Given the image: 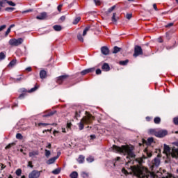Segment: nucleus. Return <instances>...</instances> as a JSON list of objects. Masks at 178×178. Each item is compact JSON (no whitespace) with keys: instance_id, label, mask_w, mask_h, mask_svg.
<instances>
[{"instance_id":"f257e3e1","label":"nucleus","mask_w":178,"mask_h":178,"mask_svg":"<svg viewBox=\"0 0 178 178\" xmlns=\"http://www.w3.org/2000/svg\"><path fill=\"white\" fill-rule=\"evenodd\" d=\"M113 152H119L120 154H123V155H127L126 162L127 163H130L134 158H136V154H134V147L133 145H122L118 147L116 145H113L111 147Z\"/></svg>"},{"instance_id":"f03ea898","label":"nucleus","mask_w":178,"mask_h":178,"mask_svg":"<svg viewBox=\"0 0 178 178\" xmlns=\"http://www.w3.org/2000/svg\"><path fill=\"white\" fill-rule=\"evenodd\" d=\"M131 172L139 178H149L153 177V175L144 167L133 165L130 167Z\"/></svg>"},{"instance_id":"7ed1b4c3","label":"nucleus","mask_w":178,"mask_h":178,"mask_svg":"<svg viewBox=\"0 0 178 178\" xmlns=\"http://www.w3.org/2000/svg\"><path fill=\"white\" fill-rule=\"evenodd\" d=\"M86 116L83 117L80 122L78 124L79 130H83V129H84V124H91V123H92V120L95 119L92 115L88 113L87 111H86Z\"/></svg>"},{"instance_id":"20e7f679","label":"nucleus","mask_w":178,"mask_h":178,"mask_svg":"<svg viewBox=\"0 0 178 178\" xmlns=\"http://www.w3.org/2000/svg\"><path fill=\"white\" fill-rule=\"evenodd\" d=\"M23 38H13L9 40L8 44L11 45V47H19V45H22V44H23Z\"/></svg>"},{"instance_id":"39448f33","label":"nucleus","mask_w":178,"mask_h":178,"mask_svg":"<svg viewBox=\"0 0 178 178\" xmlns=\"http://www.w3.org/2000/svg\"><path fill=\"white\" fill-rule=\"evenodd\" d=\"M150 133L154 134L156 137H159L160 138H162V137H165V136L168 135V131L166 130H160L158 131H155V130L152 129L150 130Z\"/></svg>"},{"instance_id":"423d86ee","label":"nucleus","mask_w":178,"mask_h":178,"mask_svg":"<svg viewBox=\"0 0 178 178\" xmlns=\"http://www.w3.org/2000/svg\"><path fill=\"white\" fill-rule=\"evenodd\" d=\"M42 172V171L33 170L31 172L29 173V178H40Z\"/></svg>"},{"instance_id":"0eeeda50","label":"nucleus","mask_w":178,"mask_h":178,"mask_svg":"<svg viewBox=\"0 0 178 178\" xmlns=\"http://www.w3.org/2000/svg\"><path fill=\"white\" fill-rule=\"evenodd\" d=\"M143 49L141 48L140 46L136 45L134 47V56L135 58H137V56H140V55H143Z\"/></svg>"},{"instance_id":"6e6552de","label":"nucleus","mask_w":178,"mask_h":178,"mask_svg":"<svg viewBox=\"0 0 178 178\" xmlns=\"http://www.w3.org/2000/svg\"><path fill=\"white\" fill-rule=\"evenodd\" d=\"M67 79H69V76L67 75L60 76L57 78L56 83H58V84H62V83L67 80Z\"/></svg>"},{"instance_id":"1a4fd4ad","label":"nucleus","mask_w":178,"mask_h":178,"mask_svg":"<svg viewBox=\"0 0 178 178\" xmlns=\"http://www.w3.org/2000/svg\"><path fill=\"white\" fill-rule=\"evenodd\" d=\"M29 158H36V156H38V155H40V151L38 150H33L29 152Z\"/></svg>"},{"instance_id":"9d476101","label":"nucleus","mask_w":178,"mask_h":178,"mask_svg":"<svg viewBox=\"0 0 178 178\" xmlns=\"http://www.w3.org/2000/svg\"><path fill=\"white\" fill-rule=\"evenodd\" d=\"M101 52L103 55H109V48L106 46L102 47Z\"/></svg>"},{"instance_id":"9b49d317","label":"nucleus","mask_w":178,"mask_h":178,"mask_svg":"<svg viewBox=\"0 0 178 178\" xmlns=\"http://www.w3.org/2000/svg\"><path fill=\"white\" fill-rule=\"evenodd\" d=\"M36 19H38V20H44V19H47V13L43 12L40 13V15H38L36 17Z\"/></svg>"},{"instance_id":"f8f14e48","label":"nucleus","mask_w":178,"mask_h":178,"mask_svg":"<svg viewBox=\"0 0 178 178\" xmlns=\"http://www.w3.org/2000/svg\"><path fill=\"white\" fill-rule=\"evenodd\" d=\"M102 69L104 72H109L111 70V67L109 66V64L104 63L102 66Z\"/></svg>"},{"instance_id":"ddd939ff","label":"nucleus","mask_w":178,"mask_h":178,"mask_svg":"<svg viewBox=\"0 0 178 178\" xmlns=\"http://www.w3.org/2000/svg\"><path fill=\"white\" fill-rule=\"evenodd\" d=\"M171 156L172 158H178V149H172Z\"/></svg>"},{"instance_id":"4468645a","label":"nucleus","mask_w":178,"mask_h":178,"mask_svg":"<svg viewBox=\"0 0 178 178\" xmlns=\"http://www.w3.org/2000/svg\"><path fill=\"white\" fill-rule=\"evenodd\" d=\"M160 164H161V160L159 159V158L156 157L153 161V166H159Z\"/></svg>"},{"instance_id":"2eb2a0df","label":"nucleus","mask_w":178,"mask_h":178,"mask_svg":"<svg viewBox=\"0 0 178 178\" xmlns=\"http://www.w3.org/2000/svg\"><path fill=\"white\" fill-rule=\"evenodd\" d=\"M58 158H59V156H56V157H53L50 159H49L47 161V165H52V163H54L55 161H56L58 159Z\"/></svg>"},{"instance_id":"dca6fc26","label":"nucleus","mask_w":178,"mask_h":178,"mask_svg":"<svg viewBox=\"0 0 178 178\" xmlns=\"http://www.w3.org/2000/svg\"><path fill=\"white\" fill-rule=\"evenodd\" d=\"M164 154L169 155L170 154V147L168 145H164Z\"/></svg>"},{"instance_id":"f3484780","label":"nucleus","mask_w":178,"mask_h":178,"mask_svg":"<svg viewBox=\"0 0 178 178\" xmlns=\"http://www.w3.org/2000/svg\"><path fill=\"white\" fill-rule=\"evenodd\" d=\"M143 144H147V145H150V144H152V143H154V138H149L148 139H147V140H143Z\"/></svg>"},{"instance_id":"a211bd4d","label":"nucleus","mask_w":178,"mask_h":178,"mask_svg":"<svg viewBox=\"0 0 178 178\" xmlns=\"http://www.w3.org/2000/svg\"><path fill=\"white\" fill-rule=\"evenodd\" d=\"M40 79H45L47 77V71L42 70L40 72Z\"/></svg>"},{"instance_id":"6ab92c4d","label":"nucleus","mask_w":178,"mask_h":178,"mask_svg":"<svg viewBox=\"0 0 178 178\" xmlns=\"http://www.w3.org/2000/svg\"><path fill=\"white\" fill-rule=\"evenodd\" d=\"M85 159H86V157H84V156L80 155L77 159V162H79V163H83Z\"/></svg>"},{"instance_id":"aec40b11","label":"nucleus","mask_w":178,"mask_h":178,"mask_svg":"<svg viewBox=\"0 0 178 178\" xmlns=\"http://www.w3.org/2000/svg\"><path fill=\"white\" fill-rule=\"evenodd\" d=\"M17 62V60L16 59H14V60H11L10 62V63L8 64V67H13V66L16 65Z\"/></svg>"},{"instance_id":"412c9836","label":"nucleus","mask_w":178,"mask_h":178,"mask_svg":"<svg viewBox=\"0 0 178 178\" xmlns=\"http://www.w3.org/2000/svg\"><path fill=\"white\" fill-rule=\"evenodd\" d=\"M56 113V111H49L47 114L44 115V118H48L49 116H53V115H55Z\"/></svg>"},{"instance_id":"4be33fe9","label":"nucleus","mask_w":178,"mask_h":178,"mask_svg":"<svg viewBox=\"0 0 178 178\" xmlns=\"http://www.w3.org/2000/svg\"><path fill=\"white\" fill-rule=\"evenodd\" d=\"M121 48L118 46H115L113 48V54H118V52H120Z\"/></svg>"},{"instance_id":"5701e85b","label":"nucleus","mask_w":178,"mask_h":178,"mask_svg":"<svg viewBox=\"0 0 178 178\" xmlns=\"http://www.w3.org/2000/svg\"><path fill=\"white\" fill-rule=\"evenodd\" d=\"M53 29L55 31H60V30H62V26L60 25H54Z\"/></svg>"},{"instance_id":"b1692460","label":"nucleus","mask_w":178,"mask_h":178,"mask_svg":"<svg viewBox=\"0 0 178 178\" xmlns=\"http://www.w3.org/2000/svg\"><path fill=\"white\" fill-rule=\"evenodd\" d=\"M90 26H86L85 28V29L83 30V37H86V35H87V32L90 31Z\"/></svg>"},{"instance_id":"393cba45","label":"nucleus","mask_w":178,"mask_h":178,"mask_svg":"<svg viewBox=\"0 0 178 178\" xmlns=\"http://www.w3.org/2000/svg\"><path fill=\"white\" fill-rule=\"evenodd\" d=\"M7 3V0H0V8H5Z\"/></svg>"},{"instance_id":"a878e982","label":"nucleus","mask_w":178,"mask_h":178,"mask_svg":"<svg viewBox=\"0 0 178 178\" xmlns=\"http://www.w3.org/2000/svg\"><path fill=\"white\" fill-rule=\"evenodd\" d=\"M60 170H61V168H58L53 170L51 173H53V175H59V173H60Z\"/></svg>"},{"instance_id":"bb28decb","label":"nucleus","mask_w":178,"mask_h":178,"mask_svg":"<svg viewBox=\"0 0 178 178\" xmlns=\"http://www.w3.org/2000/svg\"><path fill=\"white\" fill-rule=\"evenodd\" d=\"M79 176V174L77 173V172L74 171L70 174V177L71 178H77Z\"/></svg>"},{"instance_id":"cd10ccee","label":"nucleus","mask_w":178,"mask_h":178,"mask_svg":"<svg viewBox=\"0 0 178 178\" xmlns=\"http://www.w3.org/2000/svg\"><path fill=\"white\" fill-rule=\"evenodd\" d=\"M154 122L156 124H159L161 123V118L159 117H156L154 119Z\"/></svg>"},{"instance_id":"c85d7f7f","label":"nucleus","mask_w":178,"mask_h":178,"mask_svg":"<svg viewBox=\"0 0 178 178\" xmlns=\"http://www.w3.org/2000/svg\"><path fill=\"white\" fill-rule=\"evenodd\" d=\"M80 20H81V17H76V18L74 19L72 24H77L79 23V22H80Z\"/></svg>"},{"instance_id":"c756f323","label":"nucleus","mask_w":178,"mask_h":178,"mask_svg":"<svg viewBox=\"0 0 178 178\" xmlns=\"http://www.w3.org/2000/svg\"><path fill=\"white\" fill-rule=\"evenodd\" d=\"M128 63H129V60L120 61V65H121L122 66H126V65H127Z\"/></svg>"},{"instance_id":"7c9ffc66","label":"nucleus","mask_w":178,"mask_h":178,"mask_svg":"<svg viewBox=\"0 0 178 178\" xmlns=\"http://www.w3.org/2000/svg\"><path fill=\"white\" fill-rule=\"evenodd\" d=\"M5 58H6V54H5V53H3V52H1L0 53V60H3V59H5Z\"/></svg>"},{"instance_id":"2f4dec72","label":"nucleus","mask_w":178,"mask_h":178,"mask_svg":"<svg viewBox=\"0 0 178 178\" xmlns=\"http://www.w3.org/2000/svg\"><path fill=\"white\" fill-rule=\"evenodd\" d=\"M115 16H116V13H113V17L111 18L113 23H116V22H118V18H116Z\"/></svg>"},{"instance_id":"473e14b6","label":"nucleus","mask_w":178,"mask_h":178,"mask_svg":"<svg viewBox=\"0 0 178 178\" xmlns=\"http://www.w3.org/2000/svg\"><path fill=\"white\" fill-rule=\"evenodd\" d=\"M15 8H13V7H7L5 8V10L6 12H13V10H15Z\"/></svg>"},{"instance_id":"72a5a7b5","label":"nucleus","mask_w":178,"mask_h":178,"mask_svg":"<svg viewBox=\"0 0 178 178\" xmlns=\"http://www.w3.org/2000/svg\"><path fill=\"white\" fill-rule=\"evenodd\" d=\"M116 8V6H113L111 8H108V13H112V12H113V10H115V9Z\"/></svg>"},{"instance_id":"f704fd0d","label":"nucleus","mask_w":178,"mask_h":178,"mask_svg":"<svg viewBox=\"0 0 178 178\" xmlns=\"http://www.w3.org/2000/svg\"><path fill=\"white\" fill-rule=\"evenodd\" d=\"M87 162L89 163H91V162H94V157L92 156H89L86 159Z\"/></svg>"},{"instance_id":"c9c22d12","label":"nucleus","mask_w":178,"mask_h":178,"mask_svg":"<svg viewBox=\"0 0 178 178\" xmlns=\"http://www.w3.org/2000/svg\"><path fill=\"white\" fill-rule=\"evenodd\" d=\"M77 38L79 41H81V42H84V39L83 38V36L81 35V34H78Z\"/></svg>"},{"instance_id":"e433bc0d","label":"nucleus","mask_w":178,"mask_h":178,"mask_svg":"<svg viewBox=\"0 0 178 178\" xmlns=\"http://www.w3.org/2000/svg\"><path fill=\"white\" fill-rule=\"evenodd\" d=\"M24 78L23 77H18L17 79H14L13 81L14 83H19V81H22V80H23Z\"/></svg>"},{"instance_id":"4c0bfd02","label":"nucleus","mask_w":178,"mask_h":178,"mask_svg":"<svg viewBox=\"0 0 178 178\" xmlns=\"http://www.w3.org/2000/svg\"><path fill=\"white\" fill-rule=\"evenodd\" d=\"M16 138L17 140H23V135L22 134H17Z\"/></svg>"},{"instance_id":"58836bf2","label":"nucleus","mask_w":178,"mask_h":178,"mask_svg":"<svg viewBox=\"0 0 178 178\" xmlns=\"http://www.w3.org/2000/svg\"><path fill=\"white\" fill-rule=\"evenodd\" d=\"M88 73H94L95 72V67L88 68Z\"/></svg>"},{"instance_id":"ea45409f","label":"nucleus","mask_w":178,"mask_h":178,"mask_svg":"<svg viewBox=\"0 0 178 178\" xmlns=\"http://www.w3.org/2000/svg\"><path fill=\"white\" fill-rule=\"evenodd\" d=\"M44 154H45V156H47V158H49V156L51 155V151L48 150V149H45L44 150Z\"/></svg>"},{"instance_id":"a19ab883","label":"nucleus","mask_w":178,"mask_h":178,"mask_svg":"<svg viewBox=\"0 0 178 178\" xmlns=\"http://www.w3.org/2000/svg\"><path fill=\"white\" fill-rule=\"evenodd\" d=\"M7 3L10 6H16V3H15L13 1H8L7 0Z\"/></svg>"},{"instance_id":"79ce46f5","label":"nucleus","mask_w":178,"mask_h":178,"mask_svg":"<svg viewBox=\"0 0 178 178\" xmlns=\"http://www.w3.org/2000/svg\"><path fill=\"white\" fill-rule=\"evenodd\" d=\"M145 154H147V156L148 158H151V156H152V153L149 152L148 149H145Z\"/></svg>"},{"instance_id":"37998d69","label":"nucleus","mask_w":178,"mask_h":178,"mask_svg":"<svg viewBox=\"0 0 178 178\" xmlns=\"http://www.w3.org/2000/svg\"><path fill=\"white\" fill-rule=\"evenodd\" d=\"M15 175H17V176H22V169H17L15 172Z\"/></svg>"},{"instance_id":"c03bdc74","label":"nucleus","mask_w":178,"mask_h":178,"mask_svg":"<svg viewBox=\"0 0 178 178\" xmlns=\"http://www.w3.org/2000/svg\"><path fill=\"white\" fill-rule=\"evenodd\" d=\"M38 88V86L36 85L34 88H31L28 91V92H34Z\"/></svg>"},{"instance_id":"a18cd8bd","label":"nucleus","mask_w":178,"mask_h":178,"mask_svg":"<svg viewBox=\"0 0 178 178\" xmlns=\"http://www.w3.org/2000/svg\"><path fill=\"white\" fill-rule=\"evenodd\" d=\"M173 123L176 126H178V117H175L173 118Z\"/></svg>"},{"instance_id":"49530a36","label":"nucleus","mask_w":178,"mask_h":178,"mask_svg":"<svg viewBox=\"0 0 178 178\" xmlns=\"http://www.w3.org/2000/svg\"><path fill=\"white\" fill-rule=\"evenodd\" d=\"M81 74L82 76H86V74H88V70L87 69L83 70L82 72H81Z\"/></svg>"},{"instance_id":"de8ad7c7","label":"nucleus","mask_w":178,"mask_h":178,"mask_svg":"<svg viewBox=\"0 0 178 178\" xmlns=\"http://www.w3.org/2000/svg\"><path fill=\"white\" fill-rule=\"evenodd\" d=\"M15 145V143H10L6 147V149H9L10 148H12Z\"/></svg>"},{"instance_id":"09e8293b","label":"nucleus","mask_w":178,"mask_h":178,"mask_svg":"<svg viewBox=\"0 0 178 178\" xmlns=\"http://www.w3.org/2000/svg\"><path fill=\"white\" fill-rule=\"evenodd\" d=\"M94 2L97 6H99L101 5V0H94Z\"/></svg>"},{"instance_id":"8fccbe9b","label":"nucleus","mask_w":178,"mask_h":178,"mask_svg":"<svg viewBox=\"0 0 178 178\" xmlns=\"http://www.w3.org/2000/svg\"><path fill=\"white\" fill-rule=\"evenodd\" d=\"M80 113H81V111H79V112H77V111H76V112L75 113V119H79V118H80V116H81Z\"/></svg>"},{"instance_id":"3c124183","label":"nucleus","mask_w":178,"mask_h":178,"mask_svg":"<svg viewBox=\"0 0 178 178\" xmlns=\"http://www.w3.org/2000/svg\"><path fill=\"white\" fill-rule=\"evenodd\" d=\"M136 161H137V162H138V163L140 165H141V163H143V158H138V159H136Z\"/></svg>"},{"instance_id":"603ef678","label":"nucleus","mask_w":178,"mask_h":178,"mask_svg":"<svg viewBox=\"0 0 178 178\" xmlns=\"http://www.w3.org/2000/svg\"><path fill=\"white\" fill-rule=\"evenodd\" d=\"M81 176L83 178L88 177V174L83 172H82Z\"/></svg>"},{"instance_id":"864d4df0","label":"nucleus","mask_w":178,"mask_h":178,"mask_svg":"<svg viewBox=\"0 0 178 178\" xmlns=\"http://www.w3.org/2000/svg\"><path fill=\"white\" fill-rule=\"evenodd\" d=\"M126 17H127V19H128L129 20H130V19H131V17H133V14H127Z\"/></svg>"},{"instance_id":"5fc2aeb1","label":"nucleus","mask_w":178,"mask_h":178,"mask_svg":"<svg viewBox=\"0 0 178 178\" xmlns=\"http://www.w3.org/2000/svg\"><path fill=\"white\" fill-rule=\"evenodd\" d=\"M28 166H29V168H34V165H33V162L32 161H29L28 162Z\"/></svg>"},{"instance_id":"6e6d98bb","label":"nucleus","mask_w":178,"mask_h":178,"mask_svg":"<svg viewBox=\"0 0 178 178\" xmlns=\"http://www.w3.org/2000/svg\"><path fill=\"white\" fill-rule=\"evenodd\" d=\"M62 6H63V4H60L59 6H58L57 9L58 12H60V10H62Z\"/></svg>"},{"instance_id":"4d7b16f0","label":"nucleus","mask_w":178,"mask_h":178,"mask_svg":"<svg viewBox=\"0 0 178 178\" xmlns=\"http://www.w3.org/2000/svg\"><path fill=\"white\" fill-rule=\"evenodd\" d=\"M6 29V25H2L0 26V31H2L3 30H5Z\"/></svg>"},{"instance_id":"13d9d810","label":"nucleus","mask_w":178,"mask_h":178,"mask_svg":"<svg viewBox=\"0 0 178 178\" xmlns=\"http://www.w3.org/2000/svg\"><path fill=\"white\" fill-rule=\"evenodd\" d=\"M101 73H102L101 69L96 70V74H101Z\"/></svg>"},{"instance_id":"bf43d9fd","label":"nucleus","mask_w":178,"mask_h":178,"mask_svg":"<svg viewBox=\"0 0 178 178\" xmlns=\"http://www.w3.org/2000/svg\"><path fill=\"white\" fill-rule=\"evenodd\" d=\"M38 126H49V124L47 123H39Z\"/></svg>"},{"instance_id":"052dcab7","label":"nucleus","mask_w":178,"mask_h":178,"mask_svg":"<svg viewBox=\"0 0 178 178\" xmlns=\"http://www.w3.org/2000/svg\"><path fill=\"white\" fill-rule=\"evenodd\" d=\"M66 19V17L65 16H61L60 18V22H65V20Z\"/></svg>"},{"instance_id":"680f3d73","label":"nucleus","mask_w":178,"mask_h":178,"mask_svg":"<svg viewBox=\"0 0 178 178\" xmlns=\"http://www.w3.org/2000/svg\"><path fill=\"white\" fill-rule=\"evenodd\" d=\"M122 173H124V175H127L129 172H127V170H126V169L123 168L122 170Z\"/></svg>"},{"instance_id":"e2e57ef3","label":"nucleus","mask_w":178,"mask_h":178,"mask_svg":"<svg viewBox=\"0 0 178 178\" xmlns=\"http://www.w3.org/2000/svg\"><path fill=\"white\" fill-rule=\"evenodd\" d=\"M173 26V23H169L168 24L165 25V27H172Z\"/></svg>"},{"instance_id":"0e129e2a","label":"nucleus","mask_w":178,"mask_h":178,"mask_svg":"<svg viewBox=\"0 0 178 178\" xmlns=\"http://www.w3.org/2000/svg\"><path fill=\"white\" fill-rule=\"evenodd\" d=\"M9 33H10V28H8L6 32V35H8V34H9Z\"/></svg>"},{"instance_id":"69168bd1","label":"nucleus","mask_w":178,"mask_h":178,"mask_svg":"<svg viewBox=\"0 0 178 178\" xmlns=\"http://www.w3.org/2000/svg\"><path fill=\"white\" fill-rule=\"evenodd\" d=\"M95 138H96L95 135H90V139H91V140H94V139H95Z\"/></svg>"},{"instance_id":"338daca9","label":"nucleus","mask_w":178,"mask_h":178,"mask_svg":"<svg viewBox=\"0 0 178 178\" xmlns=\"http://www.w3.org/2000/svg\"><path fill=\"white\" fill-rule=\"evenodd\" d=\"M153 8L154 10H158V8L156 7V4H153Z\"/></svg>"},{"instance_id":"774afa93","label":"nucleus","mask_w":178,"mask_h":178,"mask_svg":"<svg viewBox=\"0 0 178 178\" xmlns=\"http://www.w3.org/2000/svg\"><path fill=\"white\" fill-rule=\"evenodd\" d=\"M170 177L171 176L169 174H168L167 175H165V177H163L162 178H170Z\"/></svg>"}]
</instances>
